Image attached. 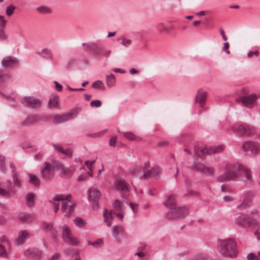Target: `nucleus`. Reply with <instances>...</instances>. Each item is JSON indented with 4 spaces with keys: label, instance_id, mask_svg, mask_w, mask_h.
Returning a JSON list of instances; mask_svg holds the SVG:
<instances>
[{
    "label": "nucleus",
    "instance_id": "20",
    "mask_svg": "<svg viewBox=\"0 0 260 260\" xmlns=\"http://www.w3.org/2000/svg\"><path fill=\"white\" fill-rule=\"evenodd\" d=\"M18 59L14 56H7L2 60V65L5 68H14L17 66Z\"/></svg>",
    "mask_w": 260,
    "mask_h": 260
},
{
    "label": "nucleus",
    "instance_id": "37",
    "mask_svg": "<svg viewBox=\"0 0 260 260\" xmlns=\"http://www.w3.org/2000/svg\"><path fill=\"white\" fill-rule=\"evenodd\" d=\"M92 87L96 89H104L105 86L101 80H96L92 83Z\"/></svg>",
    "mask_w": 260,
    "mask_h": 260
},
{
    "label": "nucleus",
    "instance_id": "45",
    "mask_svg": "<svg viewBox=\"0 0 260 260\" xmlns=\"http://www.w3.org/2000/svg\"><path fill=\"white\" fill-rule=\"evenodd\" d=\"M258 255L256 256L252 253H249L247 256L248 260H260V252L257 253Z\"/></svg>",
    "mask_w": 260,
    "mask_h": 260
},
{
    "label": "nucleus",
    "instance_id": "32",
    "mask_svg": "<svg viewBox=\"0 0 260 260\" xmlns=\"http://www.w3.org/2000/svg\"><path fill=\"white\" fill-rule=\"evenodd\" d=\"M124 231V228L119 225H114L112 229V233L114 234L115 238H117L120 234H123Z\"/></svg>",
    "mask_w": 260,
    "mask_h": 260
},
{
    "label": "nucleus",
    "instance_id": "39",
    "mask_svg": "<svg viewBox=\"0 0 260 260\" xmlns=\"http://www.w3.org/2000/svg\"><path fill=\"white\" fill-rule=\"evenodd\" d=\"M13 178L14 181V186L20 188L21 187V181L19 177L17 175L14 174V171H12Z\"/></svg>",
    "mask_w": 260,
    "mask_h": 260
},
{
    "label": "nucleus",
    "instance_id": "9",
    "mask_svg": "<svg viewBox=\"0 0 260 260\" xmlns=\"http://www.w3.org/2000/svg\"><path fill=\"white\" fill-rule=\"evenodd\" d=\"M62 236L64 242L67 244L74 246H77L80 244L78 239L72 235L69 227L66 224L62 226Z\"/></svg>",
    "mask_w": 260,
    "mask_h": 260
},
{
    "label": "nucleus",
    "instance_id": "48",
    "mask_svg": "<svg viewBox=\"0 0 260 260\" xmlns=\"http://www.w3.org/2000/svg\"><path fill=\"white\" fill-rule=\"evenodd\" d=\"M122 203L118 200H116L113 202L114 207L117 210H120L122 209Z\"/></svg>",
    "mask_w": 260,
    "mask_h": 260
},
{
    "label": "nucleus",
    "instance_id": "30",
    "mask_svg": "<svg viewBox=\"0 0 260 260\" xmlns=\"http://www.w3.org/2000/svg\"><path fill=\"white\" fill-rule=\"evenodd\" d=\"M35 196L33 193H28L25 196V200L26 206L29 207H32L34 205Z\"/></svg>",
    "mask_w": 260,
    "mask_h": 260
},
{
    "label": "nucleus",
    "instance_id": "4",
    "mask_svg": "<svg viewBox=\"0 0 260 260\" xmlns=\"http://www.w3.org/2000/svg\"><path fill=\"white\" fill-rule=\"evenodd\" d=\"M60 162L57 161H53L51 162L46 161L41 168V175L45 180L52 179L54 176V172L56 169L60 167Z\"/></svg>",
    "mask_w": 260,
    "mask_h": 260
},
{
    "label": "nucleus",
    "instance_id": "57",
    "mask_svg": "<svg viewBox=\"0 0 260 260\" xmlns=\"http://www.w3.org/2000/svg\"><path fill=\"white\" fill-rule=\"evenodd\" d=\"M117 141V138L116 137H113L110 139L109 145L111 146H115Z\"/></svg>",
    "mask_w": 260,
    "mask_h": 260
},
{
    "label": "nucleus",
    "instance_id": "43",
    "mask_svg": "<svg viewBox=\"0 0 260 260\" xmlns=\"http://www.w3.org/2000/svg\"><path fill=\"white\" fill-rule=\"evenodd\" d=\"M226 179H230V178L228 175V174L226 173V172L225 171L224 173L220 175L217 178V180L219 182H223Z\"/></svg>",
    "mask_w": 260,
    "mask_h": 260
},
{
    "label": "nucleus",
    "instance_id": "50",
    "mask_svg": "<svg viewBox=\"0 0 260 260\" xmlns=\"http://www.w3.org/2000/svg\"><path fill=\"white\" fill-rule=\"evenodd\" d=\"M0 256L3 257L7 256V252L5 247L2 245H0Z\"/></svg>",
    "mask_w": 260,
    "mask_h": 260
},
{
    "label": "nucleus",
    "instance_id": "14",
    "mask_svg": "<svg viewBox=\"0 0 260 260\" xmlns=\"http://www.w3.org/2000/svg\"><path fill=\"white\" fill-rule=\"evenodd\" d=\"M242 148L245 151L255 155L260 152V144L252 141H246L243 143Z\"/></svg>",
    "mask_w": 260,
    "mask_h": 260
},
{
    "label": "nucleus",
    "instance_id": "25",
    "mask_svg": "<svg viewBox=\"0 0 260 260\" xmlns=\"http://www.w3.org/2000/svg\"><path fill=\"white\" fill-rule=\"evenodd\" d=\"M198 94L196 95L195 97V102L197 103L198 97L199 98V103L200 107L203 108L205 106V101L207 96V93L205 91H203L200 93V90H198Z\"/></svg>",
    "mask_w": 260,
    "mask_h": 260
},
{
    "label": "nucleus",
    "instance_id": "62",
    "mask_svg": "<svg viewBox=\"0 0 260 260\" xmlns=\"http://www.w3.org/2000/svg\"><path fill=\"white\" fill-rule=\"evenodd\" d=\"M112 71L115 73H120L121 74L125 73V71L124 70L120 68H113Z\"/></svg>",
    "mask_w": 260,
    "mask_h": 260
},
{
    "label": "nucleus",
    "instance_id": "10",
    "mask_svg": "<svg viewBox=\"0 0 260 260\" xmlns=\"http://www.w3.org/2000/svg\"><path fill=\"white\" fill-rule=\"evenodd\" d=\"M82 45H86L91 50V55L94 57L100 58L103 55L105 46L102 43L99 42L84 43L82 44Z\"/></svg>",
    "mask_w": 260,
    "mask_h": 260
},
{
    "label": "nucleus",
    "instance_id": "52",
    "mask_svg": "<svg viewBox=\"0 0 260 260\" xmlns=\"http://www.w3.org/2000/svg\"><path fill=\"white\" fill-rule=\"evenodd\" d=\"M206 256L204 254H198L193 256L192 260H204Z\"/></svg>",
    "mask_w": 260,
    "mask_h": 260
},
{
    "label": "nucleus",
    "instance_id": "41",
    "mask_svg": "<svg viewBox=\"0 0 260 260\" xmlns=\"http://www.w3.org/2000/svg\"><path fill=\"white\" fill-rule=\"evenodd\" d=\"M123 136L129 141H133L136 138V136L132 132H123Z\"/></svg>",
    "mask_w": 260,
    "mask_h": 260
},
{
    "label": "nucleus",
    "instance_id": "60",
    "mask_svg": "<svg viewBox=\"0 0 260 260\" xmlns=\"http://www.w3.org/2000/svg\"><path fill=\"white\" fill-rule=\"evenodd\" d=\"M129 205H130V207H131V209H132L133 212L134 213H135L137 211L138 205L135 203H131Z\"/></svg>",
    "mask_w": 260,
    "mask_h": 260
},
{
    "label": "nucleus",
    "instance_id": "1",
    "mask_svg": "<svg viewBox=\"0 0 260 260\" xmlns=\"http://www.w3.org/2000/svg\"><path fill=\"white\" fill-rule=\"evenodd\" d=\"M71 195L56 194L53 198L49 200V202L52 204L55 213H57L59 209V202L62 201L61 211L65 216H70L74 211L76 204L71 203Z\"/></svg>",
    "mask_w": 260,
    "mask_h": 260
},
{
    "label": "nucleus",
    "instance_id": "31",
    "mask_svg": "<svg viewBox=\"0 0 260 260\" xmlns=\"http://www.w3.org/2000/svg\"><path fill=\"white\" fill-rule=\"evenodd\" d=\"M86 241L88 245L92 246L95 248H100L103 245V240L102 239H98L94 242H91L88 240H86Z\"/></svg>",
    "mask_w": 260,
    "mask_h": 260
},
{
    "label": "nucleus",
    "instance_id": "16",
    "mask_svg": "<svg viewBox=\"0 0 260 260\" xmlns=\"http://www.w3.org/2000/svg\"><path fill=\"white\" fill-rule=\"evenodd\" d=\"M21 103L28 108H38L40 107L41 102L35 97L27 96L23 97Z\"/></svg>",
    "mask_w": 260,
    "mask_h": 260
},
{
    "label": "nucleus",
    "instance_id": "15",
    "mask_svg": "<svg viewBox=\"0 0 260 260\" xmlns=\"http://www.w3.org/2000/svg\"><path fill=\"white\" fill-rule=\"evenodd\" d=\"M101 192L96 188L91 187L87 191V198L89 201L92 202L94 205L93 208L94 209H98L99 203L98 200L101 197Z\"/></svg>",
    "mask_w": 260,
    "mask_h": 260
},
{
    "label": "nucleus",
    "instance_id": "12",
    "mask_svg": "<svg viewBox=\"0 0 260 260\" xmlns=\"http://www.w3.org/2000/svg\"><path fill=\"white\" fill-rule=\"evenodd\" d=\"M16 191L13 188L10 181L0 182V196L9 198L14 196Z\"/></svg>",
    "mask_w": 260,
    "mask_h": 260
},
{
    "label": "nucleus",
    "instance_id": "8",
    "mask_svg": "<svg viewBox=\"0 0 260 260\" xmlns=\"http://www.w3.org/2000/svg\"><path fill=\"white\" fill-rule=\"evenodd\" d=\"M224 145H219L218 146H212L210 147L201 148L198 146H194V153L195 155L198 157H202L205 154H212L215 153H218L223 150Z\"/></svg>",
    "mask_w": 260,
    "mask_h": 260
},
{
    "label": "nucleus",
    "instance_id": "29",
    "mask_svg": "<svg viewBox=\"0 0 260 260\" xmlns=\"http://www.w3.org/2000/svg\"><path fill=\"white\" fill-rule=\"evenodd\" d=\"M38 54L42 57L50 59L52 58V54L50 49L48 48H44L40 52H38Z\"/></svg>",
    "mask_w": 260,
    "mask_h": 260
},
{
    "label": "nucleus",
    "instance_id": "26",
    "mask_svg": "<svg viewBox=\"0 0 260 260\" xmlns=\"http://www.w3.org/2000/svg\"><path fill=\"white\" fill-rule=\"evenodd\" d=\"M28 238V232L26 230H23L19 232L16 242L18 245L23 243L26 239Z\"/></svg>",
    "mask_w": 260,
    "mask_h": 260
},
{
    "label": "nucleus",
    "instance_id": "47",
    "mask_svg": "<svg viewBox=\"0 0 260 260\" xmlns=\"http://www.w3.org/2000/svg\"><path fill=\"white\" fill-rule=\"evenodd\" d=\"M7 23V20L5 19V17L3 15H0V28L5 29Z\"/></svg>",
    "mask_w": 260,
    "mask_h": 260
},
{
    "label": "nucleus",
    "instance_id": "40",
    "mask_svg": "<svg viewBox=\"0 0 260 260\" xmlns=\"http://www.w3.org/2000/svg\"><path fill=\"white\" fill-rule=\"evenodd\" d=\"M74 223L77 226L80 228H82L85 225L84 220L80 217H76L74 219Z\"/></svg>",
    "mask_w": 260,
    "mask_h": 260
},
{
    "label": "nucleus",
    "instance_id": "13",
    "mask_svg": "<svg viewBox=\"0 0 260 260\" xmlns=\"http://www.w3.org/2000/svg\"><path fill=\"white\" fill-rule=\"evenodd\" d=\"M191 169L207 176H213L214 175V169L212 167H207L204 164L194 160Z\"/></svg>",
    "mask_w": 260,
    "mask_h": 260
},
{
    "label": "nucleus",
    "instance_id": "64",
    "mask_svg": "<svg viewBox=\"0 0 260 260\" xmlns=\"http://www.w3.org/2000/svg\"><path fill=\"white\" fill-rule=\"evenodd\" d=\"M59 257V254H55L53 255L49 260H57Z\"/></svg>",
    "mask_w": 260,
    "mask_h": 260
},
{
    "label": "nucleus",
    "instance_id": "6",
    "mask_svg": "<svg viewBox=\"0 0 260 260\" xmlns=\"http://www.w3.org/2000/svg\"><path fill=\"white\" fill-rule=\"evenodd\" d=\"M231 129L239 137L250 136L255 132L253 126L245 123L236 124L231 127Z\"/></svg>",
    "mask_w": 260,
    "mask_h": 260
},
{
    "label": "nucleus",
    "instance_id": "33",
    "mask_svg": "<svg viewBox=\"0 0 260 260\" xmlns=\"http://www.w3.org/2000/svg\"><path fill=\"white\" fill-rule=\"evenodd\" d=\"M156 28L160 32H169L172 29V27H166L164 23L162 22H159L156 25Z\"/></svg>",
    "mask_w": 260,
    "mask_h": 260
},
{
    "label": "nucleus",
    "instance_id": "42",
    "mask_svg": "<svg viewBox=\"0 0 260 260\" xmlns=\"http://www.w3.org/2000/svg\"><path fill=\"white\" fill-rule=\"evenodd\" d=\"M40 117L38 115H33L28 117L27 122L28 123H34L40 121Z\"/></svg>",
    "mask_w": 260,
    "mask_h": 260
},
{
    "label": "nucleus",
    "instance_id": "63",
    "mask_svg": "<svg viewBox=\"0 0 260 260\" xmlns=\"http://www.w3.org/2000/svg\"><path fill=\"white\" fill-rule=\"evenodd\" d=\"M220 33L222 36V39L224 41H226L228 40L227 37L225 35V32L224 30L222 28L220 29Z\"/></svg>",
    "mask_w": 260,
    "mask_h": 260
},
{
    "label": "nucleus",
    "instance_id": "56",
    "mask_svg": "<svg viewBox=\"0 0 260 260\" xmlns=\"http://www.w3.org/2000/svg\"><path fill=\"white\" fill-rule=\"evenodd\" d=\"M95 161V160L91 161L86 160L85 161V164L87 166V167H88L90 171H92V166L93 165V164H94Z\"/></svg>",
    "mask_w": 260,
    "mask_h": 260
},
{
    "label": "nucleus",
    "instance_id": "11",
    "mask_svg": "<svg viewBox=\"0 0 260 260\" xmlns=\"http://www.w3.org/2000/svg\"><path fill=\"white\" fill-rule=\"evenodd\" d=\"M241 166L242 164H240L238 162H228L226 164L224 171L230 177V179L234 180L238 175H240L239 172L240 171Z\"/></svg>",
    "mask_w": 260,
    "mask_h": 260
},
{
    "label": "nucleus",
    "instance_id": "18",
    "mask_svg": "<svg viewBox=\"0 0 260 260\" xmlns=\"http://www.w3.org/2000/svg\"><path fill=\"white\" fill-rule=\"evenodd\" d=\"M239 176L243 178L247 183H251L253 180L252 172L247 166L242 165Z\"/></svg>",
    "mask_w": 260,
    "mask_h": 260
},
{
    "label": "nucleus",
    "instance_id": "7",
    "mask_svg": "<svg viewBox=\"0 0 260 260\" xmlns=\"http://www.w3.org/2000/svg\"><path fill=\"white\" fill-rule=\"evenodd\" d=\"M80 110V108L72 109L69 112L63 114H55L53 118V122L55 124L65 123L76 117Z\"/></svg>",
    "mask_w": 260,
    "mask_h": 260
},
{
    "label": "nucleus",
    "instance_id": "21",
    "mask_svg": "<svg viewBox=\"0 0 260 260\" xmlns=\"http://www.w3.org/2000/svg\"><path fill=\"white\" fill-rule=\"evenodd\" d=\"M52 146L57 152L65 155L68 158H72L73 156V151L71 148L64 149L62 145L60 144L53 143Z\"/></svg>",
    "mask_w": 260,
    "mask_h": 260
},
{
    "label": "nucleus",
    "instance_id": "49",
    "mask_svg": "<svg viewBox=\"0 0 260 260\" xmlns=\"http://www.w3.org/2000/svg\"><path fill=\"white\" fill-rule=\"evenodd\" d=\"M90 105L91 107L99 108L101 106L102 102L100 100H96L91 102Z\"/></svg>",
    "mask_w": 260,
    "mask_h": 260
},
{
    "label": "nucleus",
    "instance_id": "59",
    "mask_svg": "<svg viewBox=\"0 0 260 260\" xmlns=\"http://www.w3.org/2000/svg\"><path fill=\"white\" fill-rule=\"evenodd\" d=\"M54 83L55 85L56 90L60 91L62 89V86L56 81H54Z\"/></svg>",
    "mask_w": 260,
    "mask_h": 260
},
{
    "label": "nucleus",
    "instance_id": "44",
    "mask_svg": "<svg viewBox=\"0 0 260 260\" xmlns=\"http://www.w3.org/2000/svg\"><path fill=\"white\" fill-rule=\"evenodd\" d=\"M120 40V39H118V41ZM121 40H122L121 44L125 47H127L132 43V41L131 39H126L124 37H122Z\"/></svg>",
    "mask_w": 260,
    "mask_h": 260
},
{
    "label": "nucleus",
    "instance_id": "23",
    "mask_svg": "<svg viewBox=\"0 0 260 260\" xmlns=\"http://www.w3.org/2000/svg\"><path fill=\"white\" fill-rule=\"evenodd\" d=\"M25 256L32 259H38L41 256L40 251L36 248L28 249L24 251Z\"/></svg>",
    "mask_w": 260,
    "mask_h": 260
},
{
    "label": "nucleus",
    "instance_id": "38",
    "mask_svg": "<svg viewBox=\"0 0 260 260\" xmlns=\"http://www.w3.org/2000/svg\"><path fill=\"white\" fill-rule=\"evenodd\" d=\"M59 96L58 95H54L53 98L50 99L49 101L48 104L52 107H56L58 104Z\"/></svg>",
    "mask_w": 260,
    "mask_h": 260
},
{
    "label": "nucleus",
    "instance_id": "17",
    "mask_svg": "<svg viewBox=\"0 0 260 260\" xmlns=\"http://www.w3.org/2000/svg\"><path fill=\"white\" fill-rule=\"evenodd\" d=\"M256 99V95L255 94H252L249 96H241L238 99H236V101L238 103H241L244 106L251 108L253 106Z\"/></svg>",
    "mask_w": 260,
    "mask_h": 260
},
{
    "label": "nucleus",
    "instance_id": "53",
    "mask_svg": "<svg viewBox=\"0 0 260 260\" xmlns=\"http://www.w3.org/2000/svg\"><path fill=\"white\" fill-rule=\"evenodd\" d=\"M43 228L45 231L48 232L52 229L53 224L52 223H44Z\"/></svg>",
    "mask_w": 260,
    "mask_h": 260
},
{
    "label": "nucleus",
    "instance_id": "24",
    "mask_svg": "<svg viewBox=\"0 0 260 260\" xmlns=\"http://www.w3.org/2000/svg\"><path fill=\"white\" fill-rule=\"evenodd\" d=\"M60 166V167H58V169L61 171L62 175L65 178H70L75 172V168L74 166L64 168L61 163Z\"/></svg>",
    "mask_w": 260,
    "mask_h": 260
},
{
    "label": "nucleus",
    "instance_id": "22",
    "mask_svg": "<svg viewBox=\"0 0 260 260\" xmlns=\"http://www.w3.org/2000/svg\"><path fill=\"white\" fill-rule=\"evenodd\" d=\"M161 173V169L158 166L153 167L150 170L146 171L143 170V176L144 178L147 179L150 177H155L158 176Z\"/></svg>",
    "mask_w": 260,
    "mask_h": 260
},
{
    "label": "nucleus",
    "instance_id": "36",
    "mask_svg": "<svg viewBox=\"0 0 260 260\" xmlns=\"http://www.w3.org/2000/svg\"><path fill=\"white\" fill-rule=\"evenodd\" d=\"M19 218L20 220L31 222L32 220L31 215L26 213H21L19 215Z\"/></svg>",
    "mask_w": 260,
    "mask_h": 260
},
{
    "label": "nucleus",
    "instance_id": "27",
    "mask_svg": "<svg viewBox=\"0 0 260 260\" xmlns=\"http://www.w3.org/2000/svg\"><path fill=\"white\" fill-rule=\"evenodd\" d=\"M116 82L115 76L111 73L106 75V82L108 87H112L115 86Z\"/></svg>",
    "mask_w": 260,
    "mask_h": 260
},
{
    "label": "nucleus",
    "instance_id": "54",
    "mask_svg": "<svg viewBox=\"0 0 260 260\" xmlns=\"http://www.w3.org/2000/svg\"><path fill=\"white\" fill-rule=\"evenodd\" d=\"M0 169L5 170V157L2 155H0Z\"/></svg>",
    "mask_w": 260,
    "mask_h": 260
},
{
    "label": "nucleus",
    "instance_id": "58",
    "mask_svg": "<svg viewBox=\"0 0 260 260\" xmlns=\"http://www.w3.org/2000/svg\"><path fill=\"white\" fill-rule=\"evenodd\" d=\"M88 179V176L87 175H80L78 176L77 178V181H83Z\"/></svg>",
    "mask_w": 260,
    "mask_h": 260
},
{
    "label": "nucleus",
    "instance_id": "3",
    "mask_svg": "<svg viewBox=\"0 0 260 260\" xmlns=\"http://www.w3.org/2000/svg\"><path fill=\"white\" fill-rule=\"evenodd\" d=\"M218 252L223 256L232 257L237 255V243L233 238H226L218 241Z\"/></svg>",
    "mask_w": 260,
    "mask_h": 260
},
{
    "label": "nucleus",
    "instance_id": "46",
    "mask_svg": "<svg viewBox=\"0 0 260 260\" xmlns=\"http://www.w3.org/2000/svg\"><path fill=\"white\" fill-rule=\"evenodd\" d=\"M16 7L13 5H9L7 7L6 13L8 16H11L15 9Z\"/></svg>",
    "mask_w": 260,
    "mask_h": 260
},
{
    "label": "nucleus",
    "instance_id": "51",
    "mask_svg": "<svg viewBox=\"0 0 260 260\" xmlns=\"http://www.w3.org/2000/svg\"><path fill=\"white\" fill-rule=\"evenodd\" d=\"M7 39V36L5 32V29L0 28V41H6Z\"/></svg>",
    "mask_w": 260,
    "mask_h": 260
},
{
    "label": "nucleus",
    "instance_id": "5",
    "mask_svg": "<svg viewBox=\"0 0 260 260\" xmlns=\"http://www.w3.org/2000/svg\"><path fill=\"white\" fill-rule=\"evenodd\" d=\"M235 223L238 226L248 229L257 225L256 220L246 214H241L235 218Z\"/></svg>",
    "mask_w": 260,
    "mask_h": 260
},
{
    "label": "nucleus",
    "instance_id": "2",
    "mask_svg": "<svg viewBox=\"0 0 260 260\" xmlns=\"http://www.w3.org/2000/svg\"><path fill=\"white\" fill-rule=\"evenodd\" d=\"M163 205L170 209L166 213V217L169 219L184 217L188 213V209L185 206L176 208L174 195L169 196L168 199L163 202Z\"/></svg>",
    "mask_w": 260,
    "mask_h": 260
},
{
    "label": "nucleus",
    "instance_id": "55",
    "mask_svg": "<svg viewBox=\"0 0 260 260\" xmlns=\"http://www.w3.org/2000/svg\"><path fill=\"white\" fill-rule=\"evenodd\" d=\"M147 244L145 242H140L137 248L138 251H143L146 247Z\"/></svg>",
    "mask_w": 260,
    "mask_h": 260
},
{
    "label": "nucleus",
    "instance_id": "61",
    "mask_svg": "<svg viewBox=\"0 0 260 260\" xmlns=\"http://www.w3.org/2000/svg\"><path fill=\"white\" fill-rule=\"evenodd\" d=\"M251 55H253L255 56H258L259 55V52L257 50H255L254 51H250L247 54V56L250 57Z\"/></svg>",
    "mask_w": 260,
    "mask_h": 260
},
{
    "label": "nucleus",
    "instance_id": "19",
    "mask_svg": "<svg viewBox=\"0 0 260 260\" xmlns=\"http://www.w3.org/2000/svg\"><path fill=\"white\" fill-rule=\"evenodd\" d=\"M115 188L119 191H128L129 184L123 178H117L114 182Z\"/></svg>",
    "mask_w": 260,
    "mask_h": 260
},
{
    "label": "nucleus",
    "instance_id": "28",
    "mask_svg": "<svg viewBox=\"0 0 260 260\" xmlns=\"http://www.w3.org/2000/svg\"><path fill=\"white\" fill-rule=\"evenodd\" d=\"M113 211L111 210L108 213V210L106 208H105L104 212L103 213V216L104 217V221L107 223V225L108 226H111V220L113 218Z\"/></svg>",
    "mask_w": 260,
    "mask_h": 260
},
{
    "label": "nucleus",
    "instance_id": "35",
    "mask_svg": "<svg viewBox=\"0 0 260 260\" xmlns=\"http://www.w3.org/2000/svg\"><path fill=\"white\" fill-rule=\"evenodd\" d=\"M36 10L38 13L41 14H47L51 12L50 9L48 7L44 6L38 7Z\"/></svg>",
    "mask_w": 260,
    "mask_h": 260
},
{
    "label": "nucleus",
    "instance_id": "34",
    "mask_svg": "<svg viewBox=\"0 0 260 260\" xmlns=\"http://www.w3.org/2000/svg\"><path fill=\"white\" fill-rule=\"evenodd\" d=\"M28 176L29 183L35 186H39L40 185L39 179L34 174H29Z\"/></svg>",
    "mask_w": 260,
    "mask_h": 260
}]
</instances>
